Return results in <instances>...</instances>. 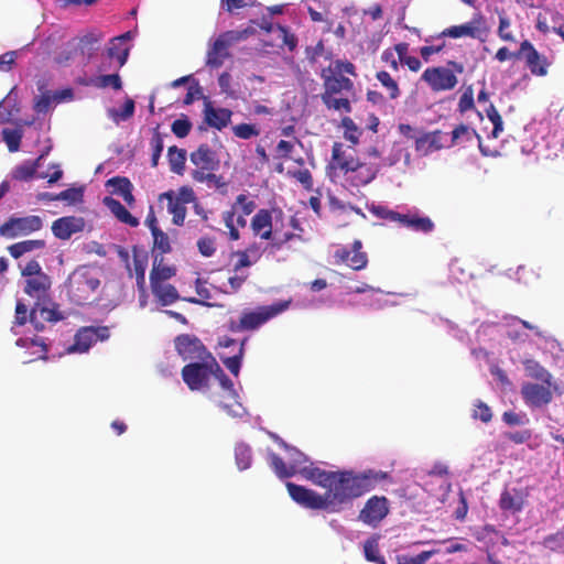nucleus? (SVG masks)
<instances>
[{
  "mask_svg": "<svg viewBox=\"0 0 564 564\" xmlns=\"http://www.w3.org/2000/svg\"><path fill=\"white\" fill-rule=\"evenodd\" d=\"M163 257L153 256L152 270L150 272V285L165 283L176 274V268L163 263Z\"/></svg>",
  "mask_w": 564,
  "mask_h": 564,
  "instance_id": "b1692460",
  "label": "nucleus"
},
{
  "mask_svg": "<svg viewBox=\"0 0 564 564\" xmlns=\"http://www.w3.org/2000/svg\"><path fill=\"white\" fill-rule=\"evenodd\" d=\"M44 247V240H24L9 246L8 251L12 258L19 259L20 257L28 252H32L37 249H43Z\"/></svg>",
  "mask_w": 564,
  "mask_h": 564,
  "instance_id": "4c0bfd02",
  "label": "nucleus"
},
{
  "mask_svg": "<svg viewBox=\"0 0 564 564\" xmlns=\"http://www.w3.org/2000/svg\"><path fill=\"white\" fill-rule=\"evenodd\" d=\"M334 471L321 469L318 467L304 466L297 474H301L305 479L311 480L313 484L326 489L332 482Z\"/></svg>",
  "mask_w": 564,
  "mask_h": 564,
  "instance_id": "72a5a7b5",
  "label": "nucleus"
},
{
  "mask_svg": "<svg viewBox=\"0 0 564 564\" xmlns=\"http://www.w3.org/2000/svg\"><path fill=\"white\" fill-rule=\"evenodd\" d=\"M221 217L226 228L228 229L229 239L234 241L238 240L240 238V232L238 227L235 225L236 212L234 209L225 210Z\"/></svg>",
  "mask_w": 564,
  "mask_h": 564,
  "instance_id": "13d9d810",
  "label": "nucleus"
},
{
  "mask_svg": "<svg viewBox=\"0 0 564 564\" xmlns=\"http://www.w3.org/2000/svg\"><path fill=\"white\" fill-rule=\"evenodd\" d=\"M476 539L478 541H489V542H496L501 541L503 545H508L509 541L508 539L501 534L499 531H497L491 525H485L476 535Z\"/></svg>",
  "mask_w": 564,
  "mask_h": 564,
  "instance_id": "603ef678",
  "label": "nucleus"
},
{
  "mask_svg": "<svg viewBox=\"0 0 564 564\" xmlns=\"http://www.w3.org/2000/svg\"><path fill=\"white\" fill-rule=\"evenodd\" d=\"M256 32L253 28L229 30L220 33L208 43L205 65L212 69L220 68L226 59L231 57L230 48L234 44L247 40Z\"/></svg>",
  "mask_w": 564,
  "mask_h": 564,
  "instance_id": "7ed1b4c3",
  "label": "nucleus"
},
{
  "mask_svg": "<svg viewBox=\"0 0 564 564\" xmlns=\"http://www.w3.org/2000/svg\"><path fill=\"white\" fill-rule=\"evenodd\" d=\"M444 148H447V142L444 141V133L441 130L423 133L415 139V150L424 155Z\"/></svg>",
  "mask_w": 564,
  "mask_h": 564,
  "instance_id": "412c9836",
  "label": "nucleus"
},
{
  "mask_svg": "<svg viewBox=\"0 0 564 564\" xmlns=\"http://www.w3.org/2000/svg\"><path fill=\"white\" fill-rule=\"evenodd\" d=\"M356 165L357 166H352V169L349 170L350 175L347 177V181L356 187L364 186L372 182L380 170L378 164L361 163L358 159H356Z\"/></svg>",
  "mask_w": 564,
  "mask_h": 564,
  "instance_id": "aec40b11",
  "label": "nucleus"
},
{
  "mask_svg": "<svg viewBox=\"0 0 564 564\" xmlns=\"http://www.w3.org/2000/svg\"><path fill=\"white\" fill-rule=\"evenodd\" d=\"M22 131L19 129H3L2 139L6 142L10 152H17L20 149L22 140Z\"/></svg>",
  "mask_w": 564,
  "mask_h": 564,
  "instance_id": "8fccbe9b",
  "label": "nucleus"
},
{
  "mask_svg": "<svg viewBox=\"0 0 564 564\" xmlns=\"http://www.w3.org/2000/svg\"><path fill=\"white\" fill-rule=\"evenodd\" d=\"M42 227L43 220L40 216H11L0 226V236L7 239H14L39 231L42 229Z\"/></svg>",
  "mask_w": 564,
  "mask_h": 564,
  "instance_id": "0eeeda50",
  "label": "nucleus"
},
{
  "mask_svg": "<svg viewBox=\"0 0 564 564\" xmlns=\"http://www.w3.org/2000/svg\"><path fill=\"white\" fill-rule=\"evenodd\" d=\"M402 226L410 228L414 231L429 234L434 230V223L427 216L420 215H402L400 223Z\"/></svg>",
  "mask_w": 564,
  "mask_h": 564,
  "instance_id": "473e14b6",
  "label": "nucleus"
},
{
  "mask_svg": "<svg viewBox=\"0 0 564 564\" xmlns=\"http://www.w3.org/2000/svg\"><path fill=\"white\" fill-rule=\"evenodd\" d=\"M278 444L289 453L290 464L296 474L305 466L308 458L296 447L289 445L283 440L276 437Z\"/></svg>",
  "mask_w": 564,
  "mask_h": 564,
  "instance_id": "a19ab883",
  "label": "nucleus"
},
{
  "mask_svg": "<svg viewBox=\"0 0 564 564\" xmlns=\"http://www.w3.org/2000/svg\"><path fill=\"white\" fill-rule=\"evenodd\" d=\"M527 375L544 384L552 386V375L534 359H528L523 362Z\"/></svg>",
  "mask_w": 564,
  "mask_h": 564,
  "instance_id": "f704fd0d",
  "label": "nucleus"
},
{
  "mask_svg": "<svg viewBox=\"0 0 564 564\" xmlns=\"http://www.w3.org/2000/svg\"><path fill=\"white\" fill-rule=\"evenodd\" d=\"M43 155H40L34 161H25L20 165H17L12 172L11 176L15 181L28 182L31 181L36 175L39 167L41 166V161Z\"/></svg>",
  "mask_w": 564,
  "mask_h": 564,
  "instance_id": "7c9ffc66",
  "label": "nucleus"
},
{
  "mask_svg": "<svg viewBox=\"0 0 564 564\" xmlns=\"http://www.w3.org/2000/svg\"><path fill=\"white\" fill-rule=\"evenodd\" d=\"M171 130L177 138H185L192 130V122L186 116H183L172 122Z\"/></svg>",
  "mask_w": 564,
  "mask_h": 564,
  "instance_id": "052dcab7",
  "label": "nucleus"
},
{
  "mask_svg": "<svg viewBox=\"0 0 564 564\" xmlns=\"http://www.w3.org/2000/svg\"><path fill=\"white\" fill-rule=\"evenodd\" d=\"M147 264H148L147 256H144V257L134 256L133 257V271H134V275H135V282H137L139 292L143 296H145V294H147V284H145Z\"/></svg>",
  "mask_w": 564,
  "mask_h": 564,
  "instance_id": "79ce46f5",
  "label": "nucleus"
},
{
  "mask_svg": "<svg viewBox=\"0 0 564 564\" xmlns=\"http://www.w3.org/2000/svg\"><path fill=\"white\" fill-rule=\"evenodd\" d=\"M332 166L348 174L352 166H357L356 158L351 155L346 156L343 143L335 142L332 148Z\"/></svg>",
  "mask_w": 564,
  "mask_h": 564,
  "instance_id": "c85d7f7f",
  "label": "nucleus"
},
{
  "mask_svg": "<svg viewBox=\"0 0 564 564\" xmlns=\"http://www.w3.org/2000/svg\"><path fill=\"white\" fill-rule=\"evenodd\" d=\"M107 187H111V193L121 196L127 189L133 188L132 183L124 176H115L107 181Z\"/></svg>",
  "mask_w": 564,
  "mask_h": 564,
  "instance_id": "6e6d98bb",
  "label": "nucleus"
},
{
  "mask_svg": "<svg viewBox=\"0 0 564 564\" xmlns=\"http://www.w3.org/2000/svg\"><path fill=\"white\" fill-rule=\"evenodd\" d=\"M93 326L82 327L74 337V344L68 347L69 352H86L96 344Z\"/></svg>",
  "mask_w": 564,
  "mask_h": 564,
  "instance_id": "a878e982",
  "label": "nucleus"
},
{
  "mask_svg": "<svg viewBox=\"0 0 564 564\" xmlns=\"http://www.w3.org/2000/svg\"><path fill=\"white\" fill-rule=\"evenodd\" d=\"M289 305V301H283L268 306H259L256 311L246 310L240 315L241 326H243L245 330H256L271 318L284 312Z\"/></svg>",
  "mask_w": 564,
  "mask_h": 564,
  "instance_id": "6e6552de",
  "label": "nucleus"
},
{
  "mask_svg": "<svg viewBox=\"0 0 564 564\" xmlns=\"http://www.w3.org/2000/svg\"><path fill=\"white\" fill-rule=\"evenodd\" d=\"M479 141V150L484 155H487V152L482 148L481 138L477 133V131L470 128L467 124L460 123L458 124L451 133V140L447 142V148H453L455 145L465 144L471 142L474 139Z\"/></svg>",
  "mask_w": 564,
  "mask_h": 564,
  "instance_id": "5701e85b",
  "label": "nucleus"
},
{
  "mask_svg": "<svg viewBox=\"0 0 564 564\" xmlns=\"http://www.w3.org/2000/svg\"><path fill=\"white\" fill-rule=\"evenodd\" d=\"M85 219L76 216H65L53 221L52 232L61 240H68L74 234L83 231Z\"/></svg>",
  "mask_w": 564,
  "mask_h": 564,
  "instance_id": "a211bd4d",
  "label": "nucleus"
},
{
  "mask_svg": "<svg viewBox=\"0 0 564 564\" xmlns=\"http://www.w3.org/2000/svg\"><path fill=\"white\" fill-rule=\"evenodd\" d=\"M321 99L328 109L346 113L351 112V105L348 98H336L335 95H321Z\"/></svg>",
  "mask_w": 564,
  "mask_h": 564,
  "instance_id": "09e8293b",
  "label": "nucleus"
},
{
  "mask_svg": "<svg viewBox=\"0 0 564 564\" xmlns=\"http://www.w3.org/2000/svg\"><path fill=\"white\" fill-rule=\"evenodd\" d=\"M153 256L163 257V254L171 252V243L169 236L160 228H153Z\"/></svg>",
  "mask_w": 564,
  "mask_h": 564,
  "instance_id": "a18cd8bd",
  "label": "nucleus"
},
{
  "mask_svg": "<svg viewBox=\"0 0 564 564\" xmlns=\"http://www.w3.org/2000/svg\"><path fill=\"white\" fill-rule=\"evenodd\" d=\"M376 78L380 84L386 87L389 91V97L395 99L400 96V89L398 83L391 77L387 70H380L377 73Z\"/></svg>",
  "mask_w": 564,
  "mask_h": 564,
  "instance_id": "3c124183",
  "label": "nucleus"
},
{
  "mask_svg": "<svg viewBox=\"0 0 564 564\" xmlns=\"http://www.w3.org/2000/svg\"><path fill=\"white\" fill-rule=\"evenodd\" d=\"M370 212L375 216H377V217H379L381 219H386V220H389V221H398V223H401L402 215H403V214H400L398 212L391 210L388 207L381 206V205L372 206Z\"/></svg>",
  "mask_w": 564,
  "mask_h": 564,
  "instance_id": "0e129e2a",
  "label": "nucleus"
},
{
  "mask_svg": "<svg viewBox=\"0 0 564 564\" xmlns=\"http://www.w3.org/2000/svg\"><path fill=\"white\" fill-rule=\"evenodd\" d=\"M282 216L281 209H259L251 218L250 227L254 236L262 240H271L273 238V216L272 214Z\"/></svg>",
  "mask_w": 564,
  "mask_h": 564,
  "instance_id": "f3484780",
  "label": "nucleus"
},
{
  "mask_svg": "<svg viewBox=\"0 0 564 564\" xmlns=\"http://www.w3.org/2000/svg\"><path fill=\"white\" fill-rule=\"evenodd\" d=\"M213 377H215L219 381V384L221 386V388L224 390H227L232 395L236 394V391H235V388H234V382L225 373L223 368L219 366L218 361H216V365L214 366Z\"/></svg>",
  "mask_w": 564,
  "mask_h": 564,
  "instance_id": "69168bd1",
  "label": "nucleus"
},
{
  "mask_svg": "<svg viewBox=\"0 0 564 564\" xmlns=\"http://www.w3.org/2000/svg\"><path fill=\"white\" fill-rule=\"evenodd\" d=\"M513 56L514 58H523L531 74L540 77L547 75L550 61L545 55L540 54L530 41L521 42L519 51Z\"/></svg>",
  "mask_w": 564,
  "mask_h": 564,
  "instance_id": "9d476101",
  "label": "nucleus"
},
{
  "mask_svg": "<svg viewBox=\"0 0 564 564\" xmlns=\"http://www.w3.org/2000/svg\"><path fill=\"white\" fill-rule=\"evenodd\" d=\"M52 286V280L46 273L25 279L24 293L37 301H46Z\"/></svg>",
  "mask_w": 564,
  "mask_h": 564,
  "instance_id": "6ab92c4d",
  "label": "nucleus"
},
{
  "mask_svg": "<svg viewBox=\"0 0 564 564\" xmlns=\"http://www.w3.org/2000/svg\"><path fill=\"white\" fill-rule=\"evenodd\" d=\"M247 340H248V338H243L241 340L238 351L234 356H230V357L220 356L223 364L235 377H237L239 375L241 361L245 356V346H246Z\"/></svg>",
  "mask_w": 564,
  "mask_h": 564,
  "instance_id": "37998d69",
  "label": "nucleus"
},
{
  "mask_svg": "<svg viewBox=\"0 0 564 564\" xmlns=\"http://www.w3.org/2000/svg\"><path fill=\"white\" fill-rule=\"evenodd\" d=\"M362 243L360 240L352 242L351 250L347 248L337 249L334 253V258L337 264H347L352 270L359 271L367 267L368 257L367 253L361 251Z\"/></svg>",
  "mask_w": 564,
  "mask_h": 564,
  "instance_id": "dca6fc26",
  "label": "nucleus"
},
{
  "mask_svg": "<svg viewBox=\"0 0 564 564\" xmlns=\"http://www.w3.org/2000/svg\"><path fill=\"white\" fill-rule=\"evenodd\" d=\"M521 395L527 405L543 408L553 400L551 386L527 382L521 387Z\"/></svg>",
  "mask_w": 564,
  "mask_h": 564,
  "instance_id": "2eb2a0df",
  "label": "nucleus"
},
{
  "mask_svg": "<svg viewBox=\"0 0 564 564\" xmlns=\"http://www.w3.org/2000/svg\"><path fill=\"white\" fill-rule=\"evenodd\" d=\"M524 505V498L520 490H503L500 496L499 507L511 513L520 512Z\"/></svg>",
  "mask_w": 564,
  "mask_h": 564,
  "instance_id": "393cba45",
  "label": "nucleus"
},
{
  "mask_svg": "<svg viewBox=\"0 0 564 564\" xmlns=\"http://www.w3.org/2000/svg\"><path fill=\"white\" fill-rule=\"evenodd\" d=\"M150 145L152 149V156H151V165L152 167H156L159 164V160L161 158L162 151L164 149V142L161 133L158 131V129L154 130L153 135L150 141Z\"/></svg>",
  "mask_w": 564,
  "mask_h": 564,
  "instance_id": "5fc2aeb1",
  "label": "nucleus"
},
{
  "mask_svg": "<svg viewBox=\"0 0 564 564\" xmlns=\"http://www.w3.org/2000/svg\"><path fill=\"white\" fill-rule=\"evenodd\" d=\"M64 315L58 311V305L50 300L37 301L30 311V323L34 326L35 330L42 332L45 328V323H56L62 321Z\"/></svg>",
  "mask_w": 564,
  "mask_h": 564,
  "instance_id": "ddd939ff",
  "label": "nucleus"
},
{
  "mask_svg": "<svg viewBox=\"0 0 564 564\" xmlns=\"http://www.w3.org/2000/svg\"><path fill=\"white\" fill-rule=\"evenodd\" d=\"M101 40V35L97 32H88L85 35L80 36L77 42L75 43V40L73 42H69L68 45H70L74 50H80L83 54L90 55L93 51L97 48V45L99 44Z\"/></svg>",
  "mask_w": 564,
  "mask_h": 564,
  "instance_id": "c9c22d12",
  "label": "nucleus"
},
{
  "mask_svg": "<svg viewBox=\"0 0 564 564\" xmlns=\"http://www.w3.org/2000/svg\"><path fill=\"white\" fill-rule=\"evenodd\" d=\"M473 419L480 420L482 423H489L492 419L491 409L482 401L477 400L474 404Z\"/></svg>",
  "mask_w": 564,
  "mask_h": 564,
  "instance_id": "338daca9",
  "label": "nucleus"
},
{
  "mask_svg": "<svg viewBox=\"0 0 564 564\" xmlns=\"http://www.w3.org/2000/svg\"><path fill=\"white\" fill-rule=\"evenodd\" d=\"M448 67L437 66L429 67L422 74L424 80L433 91L452 90L456 87L458 79L457 74H463L465 67L456 61H448Z\"/></svg>",
  "mask_w": 564,
  "mask_h": 564,
  "instance_id": "39448f33",
  "label": "nucleus"
},
{
  "mask_svg": "<svg viewBox=\"0 0 564 564\" xmlns=\"http://www.w3.org/2000/svg\"><path fill=\"white\" fill-rule=\"evenodd\" d=\"M216 361L215 357H209L189 362L182 368V379L189 390L196 391L208 387Z\"/></svg>",
  "mask_w": 564,
  "mask_h": 564,
  "instance_id": "423d86ee",
  "label": "nucleus"
},
{
  "mask_svg": "<svg viewBox=\"0 0 564 564\" xmlns=\"http://www.w3.org/2000/svg\"><path fill=\"white\" fill-rule=\"evenodd\" d=\"M231 110L227 108H213L207 105L205 109V120L206 122L217 130H221L228 126L231 119Z\"/></svg>",
  "mask_w": 564,
  "mask_h": 564,
  "instance_id": "bb28decb",
  "label": "nucleus"
},
{
  "mask_svg": "<svg viewBox=\"0 0 564 564\" xmlns=\"http://www.w3.org/2000/svg\"><path fill=\"white\" fill-rule=\"evenodd\" d=\"M286 488L290 497L302 507L312 510H329L325 495H319L312 489L293 482H288Z\"/></svg>",
  "mask_w": 564,
  "mask_h": 564,
  "instance_id": "4468645a",
  "label": "nucleus"
},
{
  "mask_svg": "<svg viewBox=\"0 0 564 564\" xmlns=\"http://www.w3.org/2000/svg\"><path fill=\"white\" fill-rule=\"evenodd\" d=\"M488 33L489 29L486 25L484 15L481 13H476L469 22L445 29L441 33V36H448L452 39L468 36L484 42L488 36Z\"/></svg>",
  "mask_w": 564,
  "mask_h": 564,
  "instance_id": "1a4fd4ad",
  "label": "nucleus"
},
{
  "mask_svg": "<svg viewBox=\"0 0 564 564\" xmlns=\"http://www.w3.org/2000/svg\"><path fill=\"white\" fill-rule=\"evenodd\" d=\"M100 280L86 267L76 269L67 279L66 290L69 300L76 305H84L97 291Z\"/></svg>",
  "mask_w": 564,
  "mask_h": 564,
  "instance_id": "20e7f679",
  "label": "nucleus"
},
{
  "mask_svg": "<svg viewBox=\"0 0 564 564\" xmlns=\"http://www.w3.org/2000/svg\"><path fill=\"white\" fill-rule=\"evenodd\" d=\"M151 290L162 306L171 305L180 299L176 288L170 283L152 284Z\"/></svg>",
  "mask_w": 564,
  "mask_h": 564,
  "instance_id": "2f4dec72",
  "label": "nucleus"
},
{
  "mask_svg": "<svg viewBox=\"0 0 564 564\" xmlns=\"http://www.w3.org/2000/svg\"><path fill=\"white\" fill-rule=\"evenodd\" d=\"M89 84L96 88L105 89L111 87L113 90L122 88V80L118 70L113 74L99 75L89 80Z\"/></svg>",
  "mask_w": 564,
  "mask_h": 564,
  "instance_id": "ea45409f",
  "label": "nucleus"
},
{
  "mask_svg": "<svg viewBox=\"0 0 564 564\" xmlns=\"http://www.w3.org/2000/svg\"><path fill=\"white\" fill-rule=\"evenodd\" d=\"M104 204L119 221L129 225L130 227H137L139 225V219L131 215V213L119 200L107 196L104 198Z\"/></svg>",
  "mask_w": 564,
  "mask_h": 564,
  "instance_id": "cd10ccee",
  "label": "nucleus"
},
{
  "mask_svg": "<svg viewBox=\"0 0 564 564\" xmlns=\"http://www.w3.org/2000/svg\"><path fill=\"white\" fill-rule=\"evenodd\" d=\"M189 160L194 165L191 175L195 182L213 184L216 187L224 184L221 182L223 177L216 175L220 167L219 155L209 144L202 143L198 145L195 151L191 152Z\"/></svg>",
  "mask_w": 564,
  "mask_h": 564,
  "instance_id": "f03ea898",
  "label": "nucleus"
},
{
  "mask_svg": "<svg viewBox=\"0 0 564 564\" xmlns=\"http://www.w3.org/2000/svg\"><path fill=\"white\" fill-rule=\"evenodd\" d=\"M236 464L240 470L248 469L251 466L252 453L249 445L239 443L235 447Z\"/></svg>",
  "mask_w": 564,
  "mask_h": 564,
  "instance_id": "de8ad7c7",
  "label": "nucleus"
},
{
  "mask_svg": "<svg viewBox=\"0 0 564 564\" xmlns=\"http://www.w3.org/2000/svg\"><path fill=\"white\" fill-rule=\"evenodd\" d=\"M390 503L384 496L370 497L360 510L358 519L365 524L377 528L389 514Z\"/></svg>",
  "mask_w": 564,
  "mask_h": 564,
  "instance_id": "9b49d317",
  "label": "nucleus"
},
{
  "mask_svg": "<svg viewBox=\"0 0 564 564\" xmlns=\"http://www.w3.org/2000/svg\"><path fill=\"white\" fill-rule=\"evenodd\" d=\"M232 132L237 138L248 140L260 134V130L250 123H240L232 128Z\"/></svg>",
  "mask_w": 564,
  "mask_h": 564,
  "instance_id": "680f3d73",
  "label": "nucleus"
},
{
  "mask_svg": "<svg viewBox=\"0 0 564 564\" xmlns=\"http://www.w3.org/2000/svg\"><path fill=\"white\" fill-rule=\"evenodd\" d=\"M322 76L324 78V93L322 95H337L354 89L352 80L344 75L334 73L326 75L324 70Z\"/></svg>",
  "mask_w": 564,
  "mask_h": 564,
  "instance_id": "4be33fe9",
  "label": "nucleus"
},
{
  "mask_svg": "<svg viewBox=\"0 0 564 564\" xmlns=\"http://www.w3.org/2000/svg\"><path fill=\"white\" fill-rule=\"evenodd\" d=\"M129 50L127 47H121L120 43L117 44L115 42L107 50V59L112 61L116 59L115 70H119L128 61Z\"/></svg>",
  "mask_w": 564,
  "mask_h": 564,
  "instance_id": "49530a36",
  "label": "nucleus"
},
{
  "mask_svg": "<svg viewBox=\"0 0 564 564\" xmlns=\"http://www.w3.org/2000/svg\"><path fill=\"white\" fill-rule=\"evenodd\" d=\"M435 551H423L416 556H409V555H398L397 556V563L398 564H424L433 554Z\"/></svg>",
  "mask_w": 564,
  "mask_h": 564,
  "instance_id": "774afa93",
  "label": "nucleus"
},
{
  "mask_svg": "<svg viewBox=\"0 0 564 564\" xmlns=\"http://www.w3.org/2000/svg\"><path fill=\"white\" fill-rule=\"evenodd\" d=\"M269 464L279 478H289L296 474L295 469L292 468V465L290 463L286 465L285 462L275 453L269 454Z\"/></svg>",
  "mask_w": 564,
  "mask_h": 564,
  "instance_id": "c03bdc74",
  "label": "nucleus"
},
{
  "mask_svg": "<svg viewBox=\"0 0 564 564\" xmlns=\"http://www.w3.org/2000/svg\"><path fill=\"white\" fill-rule=\"evenodd\" d=\"M175 349L184 360L198 361L214 357L199 338L189 334L178 335L175 340Z\"/></svg>",
  "mask_w": 564,
  "mask_h": 564,
  "instance_id": "f8f14e48",
  "label": "nucleus"
},
{
  "mask_svg": "<svg viewBox=\"0 0 564 564\" xmlns=\"http://www.w3.org/2000/svg\"><path fill=\"white\" fill-rule=\"evenodd\" d=\"M160 199L167 200V210L173 216V224L182 226L186 216V207L180 202V198L176 197L172 191H169L161 194Z\"/></svg>",
  "mask_w": 564,
  "mask_h": 564,
  "instance_id": "c756f323",
  "label": "nucleus"
},
{
  "mask_svg": "<svg viewBox=\"0 0 564 564\" xmlns=\"http://www.w3.org/2000/svg\"><path fill=\"white\" fill-rule=\"evenodd\" d=\"M486 115L488 119L492 122L494 129H492V137L498 138L499 134L503 131V121L498 112L497 108L494 106V104H489V106L486 108Z\"/></svg>",
  "mask_w": 564,
  "mask_h": 564,
  "instance_id": "4d7b16f0",
  "label": "nucleus"
},
{
  "mask_svg": "<svg viewBox=\"0 0 564 564\" xmlns=\"http://www.w3.org/2000/svg\"><path fill=\"white\" fill-rule=\"evenodd\" d=\"M341 126L345 129V139L351 142L352 144H357L359 142V132L358 127L356 126L354 120L349 117H345L341 120Z\"/></svg>",
  "mask_w": 564,
  "mask_h": 564,
  "instance_id": "e2e57ef3",
  "label": "nucleus"
},
{
  "mask_svg": "<svg viewBox=\"0 0 564 564\" xmlns=\"http://www.w3.org/2000/svg\"><path fill=\"white\" fill-rule=\"evenodd\" d=\"M326 487L325 498L329 511H338L344 505L361 497L384 481L392 482L387 471L368 469L356 474L349 470L334 471Z\"/></svg>",
  "mask_w": 564,
  "mask_h": 564,
  "instance_id": "f257e3e1",
  "label": "nucleus"
},
{
  "mask_svg": "<svg viewBox=\"0 0 564 564\" xmlns=\"http://www.w3.org/2000/svg\"><path fill=\"white\" fill-rule=\"evenodd\" d=\"M167 159L171 171L182 175L185 171L186 151L178 149L176 145L170 147L167 150Z\"/></svg>",
  "mask_w": 564,
  "mask_h": 564,
  "instance_id": "58836bf2",
  "label": "nucleus"
},
{
  "mask_svg": "<svg viewBox=\"0 0 564 564\" xmlns=\"http://www.w3.org/2000/svg\"><path fill=\"white\" fill-rule=\"evenodd\" d=\"M511 21L508 15L502 12L499 13V26H498V36L506 42H514V36L510 31Z\"/></svg>",
  "mask_w": 564,
  "mask_h": 564,
  "instance_id": "bf43d9fd",
  "label": "nucleus"
},
{
  "mask_svg": "<svg viewBox=\"0 0 564 564\" xmlns=\"http://www.w3.org/2000/svg\"><path fill=\"white\" fill-rule=\"evenodd\" d=\"M134 113V101L131 98H127L121 110L110 109L109 115L116 121H126L130 119Z\"/></svg>",
  "mask_w": 564,
  "mask_h": 564,
  "instance_id": "864d4df0",
  "label": "nucleus"
},
{
  "mask_svg": "<svg viewBox=\"0 0 564 564\" xmlns=\"http://www.w3.org/2000/svg\"><path fill=\"white\" fill-rule=\"evenodd\" d=\"M378 534H372L364 542V555L368 562L376 564H387L384 557L380 554Z\"/></svg>",
  "mask_w": 564,
  "mask_h": 564,
  "instance_id": "e433bc0d",
  "label": "nucleus"
}]
</instances>
